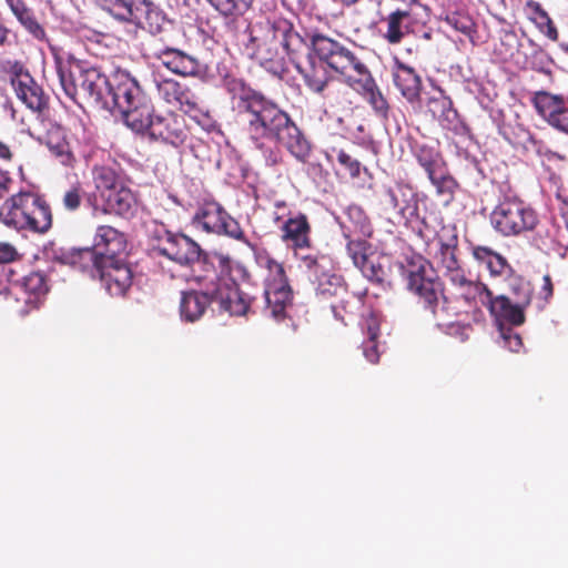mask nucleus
<instances>
[{
	"label": "nucleus",
	"instance_id": "c85d7f7f",
	"mask_svg": "<svg viewBox=\"0 0 568 568\" xmlns=\"http://www.w3.org/2000/svg\"><path fill=\"white\" fill-rule=\"evenodd\" d=\"M102 264L103 260L92 247L70 248L64 255V265L89 273L91 277H97Z\"/></svg>",
	"mask_w": 568,
	"mask_h": 568
},
{
	"label": "nucleus",
	"instance_id": "72a5a7b5",
	"mask_svg": "<svg viewBox=\"0 0 568 568\" xmlns=\"http://www.w3.org/2000/svg\"><path fill=\"white\" fill-rule=\"evenodd\" d=\"M503 135L515 148L534 150L537 153L542 152L544 142L541 140H538L529 130L525 129L521 124H517L514 128H506L503 131Z\"/></svg>",
	"mask_w": 568,
	"mask_h": 568
},
{
	"label": "nucleus",
	"instance_id": "4d7b16f0",
	"mask_svg": "<svg viewBox=\"0 0 568 568\" xmlns=\"http://www.w3.org/2000/svg\"><path fill=\"white\" fill-rule=\"evenodd\" d=\"M500 334L504 341V346L510 352L518 353L524 346L521 336L513 328H501Z\"/></svg>",
	"mask_w": 568,
	"mask_h": 568
},
{
	"label": "nucleus",
	"instance_id": "de8ad7c7",
	"mask_svg": "<svg viewBox=\"0 0 568 568\" xmlns=\"http://www.w3.org/2000/svg\"><path fill=\"white\" fill-rule=\"evenodd\" d=\"M432 184L436 187L437 194L446 196V203L450 202L454 196L455 189L457 187L456 180L447 172L440 171L434 178H428Z\"/></svg>",
	"mask_w": 568,
	"mask_h": 568
},
{
	"label": "nucleus",
	"instance_id": "6e6552de",
	"mask_svg": "<svg viewBox=\"0 0 568 568\" xmlns=\"http://www.w3.org/2000/svg\"><path fill=\"white\" fill-rule=\"evenodd\" d=\"M153 239L155 240L154 250L161 256L181 266L192 267L195 263H200L202 274H205L211 266H216L200 244L185 234L174 233L162 226L154 230Z\"/></svg>",
	"mask_w": 568,
	"mask_h": 568
},
{
	"label": "nucleus",
	"instance_id": "0eeeda50",
	"mask_svg": "<svg viewBox=\"0 0 568 568\" xmlns=\"http://www.w3.org/2000/svg\"><path fill=\"white\" fill-rule=\"evenodd\" d=\"M427 262L419 257L413 262L407 270L408 290L418 297V304L435 321H444L447 317L458 316L462 311L450 304L448 297L444 296L440 282L426 275Z\"/></svg>",
	"mask_w": 568,
	"mask_h": 568
},
{
	"label": "nucleus",
	"instance_id": "c03bdc74",
	"mask_svg": "<svg viewBox=\"0 0 568 568\" xmlns=\"http://www.w3.org/2000/svg\"><path fill=\"white\" fill-rule=\"evenodd\" d=\"M209 3L220 12V14L229 18L242 16L253 3V0H207Z\"/></svg>",
	"mask_w": 568,
	"mask_h": 568
},
{
	"label": "nucleus",
	"instance_id": "f8f14e48",
	"mask_svg": "<svg viewBox=\"0 0 568 568\" xmlns=\"http://www.w3.org/2000/svg\"><path fill=\"white\" fill-rule=\"evenodd\" d=\"M193 224L206 233L225 235L251 246L240 223L217 202L204 203L193 216Z\"/></svg>",
	"mask_w": 568,
	"mask_h": 568
},
{
	"label": "nucleus",
	"instance_id": "13d9d810",
	"mask_svg": "<svg viewBox=\"0 0 568 568\" xmlns=\"http://www.w3.org/2000/svg\"><path fill=\"white\" fill-rule=\"evenodd\" d=\"M67 251L55 246V243L49 242L42 247V257L47 261L59 262L64 264V255Z\"/></svg>",
	"mask_w": 568,
	"mask_h": 568
},
{
	"label": "nucleus",
	"instance_id": "39448f33",
	"mask_svg": "<svg viewBox=\"0 0 568 568\" xmlns=\"http://www.w3.org/2000/svg\"><path fill=\"white\" fill-rule=\"evenodd\" d=\"M216 266H211L205 274L195 276L200 285L212 286L214 302L219 303L220 310L230 315H245L250 308V297L240 290L239 284L232 276L233 272H243L239 264L233 265L229 256L215 255Z\"/></svg>",
	"mask_w": 568,
	"mask_h": 568
},
{
	"label": "nucleus",
	"instance_id": "8fccbe9b",
	"mask_svg": "<svg viewBox=\"0 0 568 568\" xmlns=\"http://www.w3.org/2000/svg\"><path fill=\"white\" fill-rule=\"evenodd\" d=\"M445 22L466 36H469L474 31L475 23L473 19L463 12H452L445 17Z\"/></svg>",
	"mask_w": 568,
	"mask_h": 568
},
{
	"label": "nucleus",
	"instance_id": "9d476101",
	"mask_svg": "<svg viewBox=\"0 0 568 568\" xmlns=\"http://www.w3.org/2000/svg\"><path fill=\"white\" fill-rule=\"evenodd\" d=\"M38 142L44 145L60 164L72 165L75 159L67 140L65 130L54 114H51L42 94H38Z\"/></svg>",
	"mask_w": 568,
	"mask_h": 568
},
{
	"label": "nucleus",
	"instance_id": "774afa93",
	"mask_svg": "<svg viewBox=\"0 0 568 568\" xmlns=\"http://www.w3.org/2000/svg\"><path fill=\"white\" fill-rule=\"evenodd\" d=\"M11 155L12 154L10 149L6 144L0 142V159L9 160L11 159Z\"/></svg>",
	"mask_w": 568,
	"mask_h": 568
},
{
	"label": "nucleus",
	"instance_id": "0e129e2a",
	"mask_svg": "<svg viewBox=\"0 0 568 568\" xmlns=\"http://www.w3.org/2000/svg\"><path fill=\"white\" fill-rule=\"evenodd\" d=\"M446 129H455L458 122V112L455 109L448 110V113L439 121Z\"/></svg>",
	"mask_w": 568,
	"mask_h": 568
},
{
	"label": "nucleus",
	"instance_id": "4be33fe9",
	"mask_svg": "<svg viewBox=\"0 0 568 568\" xmlns=\"http://www.w3.org/2000/svg\"><path fill=\"white\" fill-rule=\"evenodd\" d=\"M92 248L97 251L103 263H112L126 250L125 235L113 226L100 225L97 229Z\"/></svg>",
	"mask_w": 568,
	"mask_h": 568
},
{
	"label": "nucleus",
	"instance_id": "bb28decb",
	"mask_svg": "<svg viewBox=\"0 0 568 568\" xmlns=\"http://www.w3.org/2000/svg\"><path fill=\"white\" fill-rule=\"evenodd\" d=\"M486 302V306L496 318L514 326H519L525 323V310L527 307L513 302L510 297L506 295L494 296L491 294L490 298Z\"/></svg>",
	"mask_w": 568,
	"mask_h": 568
},
{
	"label": "nucleus",
	"instance_id": "5701e85b",
	"mask_svg": "<svg viewBox=\"0 0 568 568\" xmlns=\"http://www.w3.org/2000/svg\"><path fill=\"white\" fill-rule=\"evenodd\" d=\"M386 195L392 207L397 210L406 224H412L419 220L418 194L410 184L396 183L394 187H389L386 191Z\"/></svg>",
	"mask_w": 568,
	"mask_h": 568
},
{
	"label": "nucleus",
	"instance_id": "5fc2aeb1",
	"mask_svg": "<svg viewBox=\"0 0 568 568\" xmlns=\"http://www.w3.org/2000/svg\"><path fill=\"white\" fill-rule=\"evenodd\" d=\"M83 189L80 182H75L63 195V205L69 211H75L82 202Z\"/></svg>",
	"mask_w": 568,
	"mask_h": 568
},
{
	"label": "nucleus",
	"instance_id": "052dcab7",
	"mask_svg": "<svg viewBox=\"0 0 568 568\" xmlns=\"http://www.w3.org/2000/svg\"><path fill=\"white\" fill-rule=\"evenodd\" d=\"M496 251L488 246L476 245L471 248V254L474 258L479 263L487 264L488 261L495 255Z\"/></svg>",
	"mask_w": 568,
	"mask_h": 568
},
{
	"label": "nucleus",
	"instance_id": "2f4dec72",
	"mask_svg": "<svg viewBox=\"0 0 568 568\" xmlns=\"http://www.w3.org/2000/svg\"><path fill=\"white\" fill-rule=\"evenodd\" d=\"M526 17L532 21L546 37L552 41L558 40V31L548 12L535 0H527L524 6Z\"/></svg>",
	"mask_w": 568,
	"mask_h": 568
},
{
	"label": "nucleus",
	"instance_id": "b1692460",
	"mask_svg": "<svg viewBox=\"0 0 568 568\" xmlns=\"http://www.w3.org/2000/svg\"><path fill=\"white\" fill-rule=\"evenodd\" d=\"M392 78L394 85L409 103L419 101L423 84L413 67L395 59Z\"/></svg>",
	"mask_w": 568,
	"mask_h": 568
},
{
	"label": "nucleus",
	"instance_id": "aec40b11",
	"mask_svg": "<svg viewBox=\"0 0 568 568\" xmlns=\"http://www.w3.org/2000/svg\"><path fill=\"white\" fill-rule=\"evenodd\" d=\"M148 136L154 141H163L179 146L185 142L187 132L183 119L179 115L174 113L156 114Z\"/></svg>",
	"mask_w": 568,
	"mask_h": 568
},
{
	"label": "nucleus",
	"instance_id": "423d86ee",
	"mask_svg": "<svg viewBox=\"0 0 568 568\" xmlns=\"http://www.w3.org/2000/svg\"><path fill=\"white\" fill-rule=\"evenodd\" d=\"M57 74L65 94L74 102L103 108L104 97L110 90V79L100 68L78 60L69 64L67 73L57 63Z\"/></svg>",
	"mask_w": 568,
	"mask_h": 568
},
{
	"label": "nucleus",
	"instance_id": "a211bd4d",
	"mask_svg": "<svg viewBox=\"0 0 568 568\" xmlns=\"http://www.w3.org/2000/svg\"><path fill=\"white\" fill-rule=\"evenodd\" d=\"M125 22L134 23L152 36L166 32L172 23L166 13L151 0L139 2V6L132 12V17Z\"/></svg>",
	"mask_w": 568,
	"mask_h": 568
},
{
	"label": "nucleus",
	"instance_id": "e2e57ef3",
	"mask_svg": "<svg viewBox=\"0 0 568 568\" xmlns=\"http://www.w3.org/2000/svg\"><path fill=\"white\" fill-rule=\"evenodd\" d=\"M12 179L10 173L6 170L0 169V200L3 199L9 192Z\"/></svg>",
	"mask_w": 568,
	"mask_h": 568
},
{
	"label": "nucleus",
	"instance_id": "1a4fd4ad",
	"mask_svg": "<svg viewBox=\"0 0 568 568\" xmlns=\"http://www.w3.org/2000/svg\"><path fill=\"white\" fill-rule=\"evenodd\" d=\"M490 223L503 236H519L534 231L539 219L537 212L523 200L508 197L493 210Z\"/></svg>",
	"mask_w": 568,
	"mask_h": 568
},
{
	"label": "nucleus",
	"instance_id": "412c9836",
	"mask_svg": "<svg viewBox=\"0 0 568 568\" xmlns=\"http://www.w3.org/2000/svg\"><path fill=\"white\" fill-rule=\"evenodd\" d=\"M156 58L168 70L182 77H202L207 70L195 57L174 48H164Z\"/></svg>",
	"mask_w": 568,
	"mask_h": 568
},
{
	"label": "nucleus",
	"instance_id": "f03ea898",
	"mask_svg": "<svg viewBox=\"0 0 568 568\" xmlns=\"http://www.w3.org/2000/svg\"><path fill=\"white\" fill-rule=\"evenodd\" d=\"M227 90L232 95L233 109L253 141L273 140L297 161L307 162L312 145L288 113L241 80L229 81Z\"/></svg>",
	"mask_w": 568,
	"mask_h": 568
},
{
	"label": "nucleus",
	"instance_id": "bf43d9fd",
	"mask_svg": "<svg viewBox=\"0 0 568 568\" xmlns=\"http://www.w3.org/2000/svg\"><path fill=\"white\" fill-rule=\"evenodd\" d=\"M444 274L456 288L459 285L465 284V282L467 281V276L465 274V271L460 266V263L453 267L446 268Z\"/></svg>",
	"mask_w": 568,
	"mask_h": 568
},
{
	"label": "nucleus",
	"instance_id": "49530a36",
	"mask_svg": "<svg viewBox=\"0 0 568 568\" xmlns=\"http://www.w3.org/2000/svg\"><path fill=\"white\" fill-rule=\"evenodd\" d=\"M347 240V252L352 257L356 267L365 262L371 255L367 253L371 248L369 243L366 241L367 237H361L359 235L353 237H344Z\"/></svg>",
	"mask_w": 568,
	"mask_h": 568
},
{
	"label": "nucleus",
	"instance_id": "cd10ccee",
	"mask_svg": "<svg viewBox=\"0 0 568 568\" xmlns=\"http://www.w3.org/2000/svg\"><path fill=\"white\" fill-rule=\"evenodd\" d=\"M125 124L139 134H149L153 119V106L150 98L146 95L143 100L135 103L130 110L122 113Z\"/></svg>",
	"mask_w": 568,
	"mask_h": 568
},
{
	"label": "nucleus",
	"instance_id": "4468645a",
	"mask_svg": "<svg viewBox=\"0 0 568 568\" xmlns=\"http://www.w3.org/2000/svg\"><path fill=\"white\" fill-rule=\"evenodd\" d=\"M36 192L21 190L0 207V221L18 230L36 231Z\"/></svg>",
	"mask_w": 568,
	"mask_h": 568
},
{
	"label": "nucleus",
	"instance_id": "7c9ffc66",
	"mask_svg": "<svg viewBox=\"0 0 568 568\" xmlns=\"http://www.w3.org/2000/svg\"><path fill=\"white\" fill-rule=\"evenodd\" d=\"M413 154L428 178H434L435 174L445 171L446 163L437 146L427 143H415Z\"/></svg>",
	"mask_w": 568,
	"mask_h": 568
},
{
	"label": "nucleus",
	"instance_id": "ea45409f",
	"mask_svg": "<svg viewBox=\"0 0 568 568\" xmlns=\"http://www.w3.org/2000/svg\"><path fill=\"white\" fill-rule=\"evenodd\" d=\"M457 298L464 301L468 306H471L478 298L483 305H487V300L490 298L493 292L483 283L474 282L469 278L465 284L459 285L457 288Z\"/></svg>",
	"mask_w": 568,
	"mask_h": 568
},
{
	"label": "nucleus",
	"instance_id": "ddd939ff",
	"mask_svg": "<svg viewBox=\"0 0 568 568\" xmlns=\"http://www.w3.org/2000/svg\"><path fill=\"white\" fill-rule=\"evenodd\" d=\"M145 97V92L135 78L128 72H118L110 80V90L104 97L102 110L111 113L118 111L122 114Z\"/></svg>",
	"mask_w": 568,
	"mask_h": 568
},
{
	"label": "nucleus",
	"instance_id": "603ef678",
	"mask_svg": "<svg viewBox=\"0 0 568 568\" xmlns=\"http://www.w3.org/2000/svg\"><path fill=\"white\" fill-rule=\"evenodd\" d=\"M428 109L433 116L438 121H443V118L448 113V110L453 108V101L447 97L430 98L428 101Z\"/></svg>",
	"mask_w": 568,
	"mask_h": 568
},
{
	"label": "nucleus",
	"instance_id": "6e6d98bb",
	"mask_svg": "<svg viewBox=\"0 0 568 568\" xmlns=\"http://www.w3.org/2000/svg\"><path fill=\"white\" fill-rule=\"evenodd\" d=\"M490 275L493 276H501L506 273H513L514 270L511 265L507 262V260L499 253H495V255L488 261L486 264Z\"/></svg>",
	"mask_w": 568,
	"mask_h": 568
},
{
	"label": "nucleus",
	"instance_id": "f257e3e1",
	"mask_svg": "<svg viewBox=\"0 0 568 568\" xmlns=\"http://www.w3.org/2000/svg\"><path fill=\"white\" fill-rule=\"evenodd\" d=\"M318 38L331 39L321 32L308 36V42L294 29L293 23L282 17L268 19L250 30L244 44L246 55L260 63L270 73L283 78L287 72L285 57L288 55L295 69L302 75L305 85L315 93H322L332 80L325 62L315 50Z\"/></svg>",
	"mask_w": 568,
	"mask_h": 568
},
{
	"label": "nucleus",
	"instance_id": "864d4df0",
	"mask_svg": "<svg viewBox=\"0 0 568 568\" xmlns=\"http://www.w3.org/2000/svg\"><path fill=\"white\" fill-rule=\"evenodd\" d=\"M52 226L50 205L38 195V233H44Z\"/></svg>",
	"mask_w": 568,
	"mask_h": 568
},
{
	"label": "nucleus",
	"instance_id": "c9c22d12",
	"mask_svg": "<svg viewBox=\"0 0 568 568\" xmlns=\"http://www.w3.org/2000/svg\"><path fill=\"white\" fill-rule=\"evenodd\" d=\"M534 243L547 254L557 252L561 246L559 225L552 222L541 224L534 236Z\"/></svg>",
	"mask_w": 568,
	"mask_h": 568
},
{
	"label": "nucleus",
	"instance_id": "2eb2a0df",
	"mask_svg": "<svg viewBox=\"0 0 568 568\" xmlns=\"http://www.w3.org/2000/svg\"><path fill=\"white\" fill-rule=\"evenodd\" d=\"M399 4L381 18V23L384 27L382 37L390 45L402 43L407 36L415 33V29L418 26L414 8L419 3Z\"/></svg>",
	"mask_w": 568,
	"mask_h": 568
},
{
	"label": "nucleus",
	"instance_id": "7ed1b4c3",
	"mask_svg": "<svg viewBox=\"0 0 568 568\" xmlns=\"http://www.w3.org/2000/svg\"><path fill=\"white\" fill-rule=\"evenodd\" d=\"M315 50L325 62L326 70L336 72L353 90L362 94L375 113L388 118L389 104L366 63L349 48L335 39L318 38Z\"/></svg>",
	"mask_w": 568,
	"mask_h": 568
},
{
	"label": "nucleus",
	"instance_id": "20e7f679",
	"mask_svg": "<svg viewBox=\"0 0 568 568\" xmlns=\"http://www.w3.org/2000/svg\"><path fill=\"white\" fill-rule=\"evenodd\" d=\"M92 180L94 191L88 195V202L94 211L124 219H131L136 214L138 196L122 182L114 169L95 165L92 169Z\"/></svg>",
	"mask_w": 568,
	"mask_h": 568
},
{
	"label": "nucleus",
	"instance_id": "338daca9",
	"mask_svg": "<svg viewBox=\"0 0 568 568\" xmlns=\"http://www.w3.org/2000/svg\"><path fill=\"white\" fill-rule=\"evenodd\" d=\"M516 42H517V36L514 31H507L504 33V36L501 38L503 44H507V45L511 47Z\"/></svg>",
	"mask_w": 568,
	"mask_h": 568
},
{
	"label": "nucleus",
	"instance_id": "9b49d317",
	"mask_svg": "<svg viewBox=\"0 0 568 568\" xmlns=\"http://www.w3.org/2000/svg\"><path fill=\"white\" fill-rule=\"evenodd\" d=\"M265 267L267 270L264 278L265 311L274 320L281 321L285 318L286 307L292 303L293 291L282 263L267 257Z\"/></svg>",
	"mask_w": 568,
	"mask_h": 568
},
{
	"label": "nucleus",
	"instance_id": "dca6fc26",
	"mask_svg": "<svg viewBox=\"0 0 568 568\" xmlns=\"http://www.w3.org/2000/svg\"><path fill=\"white\" fill-rule=\"evenodd\" d=\"M531 103L540 118L555 130L568 135V99L548 91H537Z\"/></svg>",
	"mask_w": 568,
	"mask_h": 568
},
{
	"label": "nucleus",
	"instance_id": "680f3d73",
	"mask_svg": "<svg viewBox=\"0 0 568 568\" xmlns=\"http://www.w3.org/2000/svg\"><path fill=\"white\" fill-rule=\"evenodd\" d=\"M17 257L18 252L13 245L0 242V264L13 262Z\"/></svg>",
	"mask_w": 568,
	"mask_h": 568
},
{
	"label": "nucleus",
	"instance_id": "f3484780",
	"mask_svg": "<svg viewBox=\"0 0 568 568\" xmlns=\"http://www.w3.org/2000/svg\"><path fill=\"white\" fill-rule=\"evenodd\" d=\"M281 241L298 256V252L312 247V225L303 212L290 215L280 226Z\"/></svg>",
	"mask_w": 568,
	"mask_h": 568
},
{
	"label": "nucleus",
	"instance_id": "c756f323",
	"mask_svg": "<svg viewBox=\"0 0 568 568\" xmlns=\"http://www.w3.org/2000/svg\"><path fill=\"white\" fill-rule=\"evenodd\" d=\"M343 236L353 237H371L373 235V225L365 213L358 205H349L346 210V221L342 224Z\"/></svg>",
	"mask_w": 568,
	"mask_h": 568
},
{
	"label": "nucleus",
	"instance_id": "393cba45",
	"mask_svg": "<svg viewBox=\"0 0 568 568\" xmlns=\"http://www.w3.org/2000/svg\"><path fill=\"white\" fill-rule=\"evenodd\" d=\"M203 291L182 292L180 301V314L185 322H195L200 320L207 307L214 302L212 286L202 285Z\"/></svg>",
	"mask_w": 568,
	"mask_h": 568
},
{
	"label": "nucleus",
	"instance_id": "4c0bfd02",
	"mask_svg": "<svg viewBox=\"0 0 568 568\" xmlns=\"http://www.w3.org/2000/svg\"><path fill=\"white\" fill-rule=\"evenodd\" d=\"M316 295L324 300L338 295L345 291V283L343 276L332 273L329 270H324L316 277Z\"/></svg>",
	"mask_w": 568,
	"mask_h": 568
},
{
	"label": "nucleus",
	"instance_id": "a878e982",
	"mask_svg": "<svg viewBox=\"0 0 568 568\" xmlns=\"http://www.w3.org/2000/svg\"><path fill=\"white\" fill-rule=\"evenodd\" d=\"M10 80L17 98L32 111L36 110V81L30 71L21 63H10Z\"/></svg>",
	"mask_w": 568,
	"mask_h": 568
},
{
	"label": "nucleus",
	"instance_id": "69168bd1",
	"mask_svg": "<svg viewBox=\"0 0 568 568\" xmlns=\"http://www.w3.org/2000/svg\"><path fill=\"white\" fill-rule=\"evenodd\" d=\"M542 282H544V284H542L541 291H542V293H545V298L548 300L554 294V286H552V281H551L550 275L546 274L542 277Z\"/></svg>",
	"mask_w": 568,
	"mask_h": 568
},
{
	"label": "nucleus",
	"instance_id": "f704fd0d",
	"mask_svg": "<svg viewBox=\"0 0 568 568\" xmlns=\"http://www.w3.org/2000/svg\"><path fill=\"white\" fill-rule=\"evenodd\" d=\"M367 339L363 342L362 348L365 358L376 364L379 361L378 338L381 336L379 318L375 314H369L365 320Z\"/></svg>",
	"mask_w": 568,
	"mask_h": 568
},
{
	"label": "nucleus",
	"instance_id": "58836bf2",
	"mask_svg": "<svg viewBox=\"0 0 568 568\" xmlns=\"http://www.w3.org/2000/svg\"><path fill=\"white\" fill-rule=\"evenodd\" d=\"M458 237L452 234L446 240L438 236V251L435 253L434 258L444 270L459 264L457 258Z\"/></svg>",
	"mask_w": 568,
	"mask_h": 568
},
{
	"label": "nucleus",
	"instance_id": "a19ab883",
	"mask_svg": "<svg viewBox=\"0 0 568 568\" xmlns=\"http://www.w3.org/2000/svg\"><path fill=\"white\" fill-rule=\"evenodd\" d=\"M12 14L19 23L31 34H36V14L33 0H6Z\"/></svg>",
	"mask_w": 568,
	"mask_h": 568
},
{
	"label": "nucleus",
	"instance_id": "79ce46f5",
	"mask_svg": "<svg viewBox=\"0 0 568 568\" xmlns=\"http://www.w3.org/2000/svg\"><path fill=\"white\" fill-rule=\"evenodd\" d=\"M509 293L510 295L508 297H510L513 302L528 307L532 300L534 287L529 281H526L521 276H510Z\"/></svg>",
	"mask_w": 568,
	"mask_h": 568
},
{
	"label": "nucleus",
	"instance_id": "a18cd8bd",
	"mask_svg": "<svg viewBox=\"0 0 568 568\" xmlns=\"http://www.w3.org/2000/svg\"><path fill=\"white\" fill-rule=\"evenodd\" d=\"M358 268L367 280L377 284H382L387 276V272L384 264L382 263V258L374 255H371L367 260H365V262L361 264Z\"/></svg>",
	"mask_w": 568,
	"mask_h": 568
},
{
	"label": "nucleus",
	"instance_id": "37998d69",
	"mask_svg": "<svg viewBox=\"0 0 568 568\" xmlns=\"http://www.w3.org/2000/svg\"><path fill=\"white\" fill-rule=\"evenodd\" d=\"M100 6L120 21H126L139 2L144 0H97Z\"/></svg>",
	"mask_w": 568,
	"mask_h": 568
},
{
	"label": "nucleus",
	"instance_id": "09e8293b",
	"mask_svg": "<svg viewBox=\"0 0 568 568\" xmlns=\"http://www.w3.org/2000/svg\"><path fill=\"white\" fill-rule=\"evenodd\" d=\"M331 154L335 155L338 164L349 174L351 178L355 179L361 175V162L346 150L333 146L331 148Z\"/></svg>",
	"mask_w": 568,
	"mask_h": 568
},
{
	"label": "nucleus",
	"instance_id": "e433bc0d",
	"mask_svg": "<svg viewBox=\"0 0 568 568\" xmlns=\"http://www.w3.org/2000/svg\"><path fill=\"white\" fill-rule=\"evenodd\" d=\"M158 93L166 103L182 109L189 104V95L183 85L173 79H163L156 84Z\"/></svg>",
	"mask_w": 568,
	"mask_h": 568
},
{
	"label": "nucleus",
	"instance_id": "3c124183",
	"mask_svg": "<svg viewBox=\"0 0 568 568\" xmlns=\"http://www.w3.org/2000/svg\"><path fill=\"white\" fill-rule=\"evenodd\" d=\"M297 257L301 260V262L304 264L307 271L312 273L314 277H316L321 272L326 270V266L331 264V260L326 255L322 254L301 255L298 253Z\"/></svg>",
	"mask_w": 568,
	"mask_h": 568
},
{
	"label": "nucleus",
	"instance_id": "6ab92c4d",
	"mask_svg": "<svg viewBox=\"0 0 568 568\" xmlns=\"http://www.w3.org/2000/svg\"><path fill=\"white\" fill-rule=\"evenodd\" d=\"M111 296H124L132 285V271L121 258L103 263L97 275Z\"/></svg>",
	"mask_w": 568,
	"mask_h": 568
},
{
	"label": "nucleus",
	"instance_id": "473e14b6",
	"mask_svg": "<svg viewBox=\"0 0 568 568\" xmlns=\"http://www.w3.org/2000/svg\"><path fill=\"white\" fill-rule=\"evenodd\" d=\"M12 282L18 290V300H22L26 304L19 311L20 316L24 317L36 308V271L31 270L27 274L13 278Z\"/></svg>",
	"mask_w": 568,
	"mask_h": 568
}]
</instances>
